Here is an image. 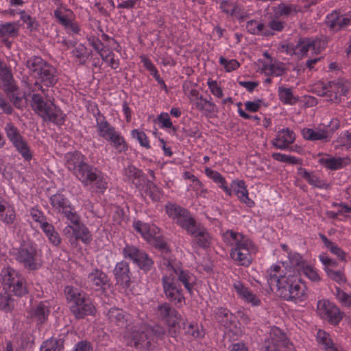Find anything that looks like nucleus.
<instances>
[{
    "mask_svg": "<svg viewBox=\"0 0 351 351\" xmlns=\"http://www.w3.org/2000/svg\"><path fill=\"white\" fill-rule=\"evenodd\" d=\"M64 159L66 168L84 186L94 185L102 192L107 189L108 183L102 173L88 164L86 157L80 152H69L65 154Z\"/></svg>",
    "mask_w": 351,
    "mask_h": 351,
    "instance_id": "obj_1",
    "label": "nucleus"
},
{
    "mask_svg": "<svg viewBox=\"0 0 351 351\" xmlns=\"http://www.w3.org/2000/svg\"><path fill=\"white\" fill-rule=\"evenodd\" d=\"M16 296H22L27 293L25 279L14 269L8 268L3 271V289L0 293V309L5 313L11 312L14 307Z\"/></svg>",
    "mask_w": 351,
    "mask_h": 351,
    "instance_id": "obj_2",
    "label": "nucleus"
},
{
    "mask_svg": "<svg viewBox=\"0 0 351 351\" xmlns=\"http://www.w3.org/2000/svg\"><path fill=\"white\" fill-rule=\"evenodd\" d=\"M225 239L230 245V256L240 265L247 267L252 261V254L256 252L254 244L243 234L228 230L225 234Z\"/></svg>",
    "mask_w": 351,
    "mask_h": 351,
    "instance_id": "obj_3",
    "label": "nucleus"
},
{
    "mask_svg": "<svg viewBox=\"0 0 351 351\" xmlns=\"http://www.w3.org/2000/svg\"><path fill=\"white\" fill-rule=\"evenodd\" d=\"M225 239L230 245V256L240 265L247 267L252 261V254L256 252L254 244L243 234L228 230L225 234Z\"/></svg>",
    "mask_w": 351,
    "mask_h": 351,
    "instance_id": "obj_4",
    "label": "nucleus"
},
{
    "mask_svg": "<svg viewBox=\"0 0 351 351\" xmlns=\"http://www.w3.org/2000/svg\"><path fill=\"white\" fill-rule=\"evenodd\" d=\"M64 293L69 309L76 319H80L86 316L95 315L96 308L90 298L83 291L72 286H66Z\"/></svg>",
    "mask_w": 351,
    "mask_h": 351,
    "instance_id": "obj_5",
    "label": "nucleus"
},
{
    "mask_svg": "<svg viewBox=\"0 0 351 351\" xmlns=\"http://www.w3.org/2000/svg\"><path fill=\"white\" fill-rule=\"evenodd\" d=\"M277 291L281 298L295 303L303 302L308 298L306 285L298 276L290 273L282 278Z\"/></svg>",
    "mask_w": 351,
    "mask_h": 351,
    "instance_id": "obj_6",
    "label": "nucleus"
},
{
    "mask_svg": "<svg viewBox=\"0 0 351 351\" xmlns=\"http://www.w3.org/2000/svg\"><path fill=\"white\" fill-rule=\"evenodd\" d=\"M168 302H158L154 308L156 317L163 322L168 328V334L176 337L180 332L181 324L184 328L185 322L181 314Z\"/></svg>",
    "mask_w": 351,
    "mask_h": 351,
    "instance_id": "obj_7",
    "label": "nucleus"
},
{
    "mask_svg": "<svg viewBox=\"0 0 351 351\" xmlns=\"http://www.w3.org/2000/svg\"><path fill=\"white\" fill-rule=\"evenodd\" d=\"M12 254L17 262L29 270H36L41 266L42 251L33 241H23L19 247L13 248Z\"/></svg>",
    "mask_w": 351,
    "mask_h": 351,
    "instance_id": "obj_8",
    "label": "nucleus"
},
{
    "mask_svg": "<svg viewBox=\"0 0 351 351\" xmlns=\"http://www.w3.org/2000/svg\"><path fill=\"white\" fill-rule=\"evenodd\" d=\"M32 100L33 110L44 121L53 122L59 125L64 124L65 115L53 101H45L39 94H33Z\"/></svg>",
    "mask_w": 351,
    "mask_h": 351,
    "instance_id": "obj_9",
    "label": "nucleus"
},
{
    "mask_svg": "<svg viewBox=\"0 0 351 351\" xmlns=\"http://www.w3.org/2000/svg\"><path fill=\"white\" fill-rule=\"evenodd\" d=\"M165 211L167 215L189 234H193L202 225L196 221L188 210L176 204L167 203L165 205Z\"/></svg>",
    "mask_w": 351,
    "mask_h": 351,
    "instance_id": "obj_10",
    "label": "nucleus"
},
{
    "mask_svg": "<svg viewBox=\"0 0 351 351\" xmlns=\"http://www.w3.org/2000/svg\"><path fill=\"white\" fill-rule=\"evenodd\" d=\"M161 282L166 299L176 307H182L185 304V298L180 285L171 271L162 276Z\"/></svg>",
    "mask_w": 351,
    "mask_h": 351,
    "instance_id": "obj_11",
    "label": "nucleus"
},
{
    "mask_svg": "<svg viewBox=\"0 0 351 351\" xmlns=\"http://www.w3.org/2000/svg\"><path fill=\"white\" fill-rule=\"evenodd\" d=\"M317 313L318 315L332 325H337L343 319V313L333 302L323 299L317 302Z\"/></svg>",
    "mask_w": 351,
    "mask_h": 351,
    "instance_id": "obj_12",
    "label": "nucleus"
},
{
    "mask_svg": "<svg viewBox=\"0 0 351 351\" xmlns=\"http://www.w3.org/2000/svg\"><path fill=\"white\" fill-rule=\"evenodd\" d=\"M123 255L136 263L145 273L151 271L154 267V261L145 252L138 250L134 245H127L123 250Z\"/></svg>",
    "mask_w": 351,
    "mask_h": 351,
    "instance_id": "obj_13",
    "label": "nucleus"
},
{
    "mask_svg": "<svg viewBox=\"0 0 351 351\" xmlns=\"http://www.w3.org/2000/svg\"><path fill=\"white\" fill-rule=\"evenodd\" d=\"M339 127V123L336 121L331 128L313 130L304 128L302 130V134L308 141H322L328 142L330 141L333 132Z\"/></svg>",
    "mask_w": 351,
    "mask_h": 351,
    "instance_id": "obj_14",
    "label": "nucleus"
},
{
    "mask_svg": "<svg viewBox=\"0 0 351 351\" xmlns=\"http://www.w3.org/2000/svg\"><path fill=\"white\" fill-rule=\"evenodd\" d=\"M223 191L229 196L234 193L241 202L245 203L249 207H252L254 205V202L248 197V191L243 180H233L230 186L226 184L223 187Z\"/></svg>",
    "mask_w": 351,
    "mask_h": 351,
    "instance_id": "obj_15",
    "label": "nucleus"
},
{
    "mask_svg": "<svg viewBox=\"0 0 351 351\" xmlns=\"http://www.w3.org/2000/svg\"><path fill=\"white\" fill-rule=\"evenodd\" d=\"M350 83L344 79H338L328 83V101L338 103L341 95H346L349 91Z\"/></svg>",
    "mask_w": 351,
    "mask_h": 351,
    "instance_id": "obj_16",
    "label": "nucleus"
},
{
    "mask_svg": "<svg viewBox=\"0 0 351 351\" xmlns=\"http://www.w3.org/2000/svg\"><path fill=\"white\" fill-rule=\"evenodd\" d=\"M113 274L117 284L124 288H128L131 285V272L129 263L125 261L117 263L113 269Z\"/></svg>",
    "mask_w": 351,
    "mask_h": 351,
    "instance_id": "obj_17",
    "label": "nucleus"
},
{
    "mask_svg": "<svg viewBox=\"0 0 351 351\" xmlns=\"http://www.w3.org/2000/svg\"><path fill=\"white\" fill-rule=\"evenodd\" d=\"M163 265L167 266L169 272L171 271L172 274L176 276V278H178L184 285L186 290L191 292L195 282V277L191 272L180 268H174L169 260H164Z\"/></svg>",
    "mask_w": 351,
    "mask_h": 351,
    "instance_id": "obj_18",
    "label": "nucleus"
},
{
    "mask_svg": "<svg viewBox=\"0 0 351 351\" xmlns=\"http://www.w3.org/2000/svg\"><path fill=\"white\" fill-rule=\"evenodd\" d=\"M269 343L265 342V351H267V348H274V351H279L278 348L280 347L288 348L289 340L285 332L278 327H272L269 332Z\"/></svg>",
    "mask_w": 351,
    "mask_h": 351,
    "instance_id": "obj_19",
    "label": "nucleus"
},
{
    "mask_svg": "<svg viewBox=\"0 0 351 351\" xmlns=\"http://www.w3.org/2000/svg\"><path fill=\"white\" fill-rule=\"evenodd\" d=\"M295 140V134L293 130L289 128H284L277 132L271 143L279 149H286L289 146L293 143Z\"/></svg>",
    "mask_w": 351,
    "mask_h": 351,
    "instance_id": "obj_20",
    "label": "nucleus"
},
{
    "mask_svg": "<svg viewBox=\"0 0 351 351\" xmlns=\"http://www.w3.org/2000/svg\"><path fill=\"white\" fill-rule=\"evenodd\" d=\"M46 87L53 86L58 82L57 71L47 62L35 77Z\"/></svg>",
    "mask_w": 351,
    "mask_h": 351,
    "instance_id": "obj_21",
    "label": "nucleus"
},
{
    "mask_svg": "<svg viewBox=\"0 0 351 351\" xmlns=\"http://www.w3.org/2000/svg\"><path fill=\"white\" fill-rule=\"evenodd\" d=\"M318 162L327 169L332 171L341 169L348 165L350 160L348 157H333L330 155H321Z\"/></svg>",
    "mask_w": 351,
    "mask_h": 351,
    "instance_id": "obj_22",
    "label": "nucleus"
},
{
    "mask_svg": "<svg viewBox=\"0 0 351 351\" xmlns=\"http://www.w3.org/2000/svg\"><path fill=\"white\" fill-rule=\"evenodd\" d=\"M88 282L96 291H104V287L108 283L109 279L106 273L98 268H95L88 274Z\"/></svg>",
    "mask_w": 351,
    "mask_h": 351,
    "instance_id": "obj_23",
    "label": "nucleus"
},
{
    "mask_svg": "<svg viewBox=\"0 0 351 351\" xmlns=\"http://www.w3.org/2000/svg\"><path fill=\"white\" fill-rule=\"evenodd\" d=\"M108 320L112 324L120 328H123L128 325L130 315L121 308H111L106 314Z\"/></svg>",
    "mask_w": 351,
    "mask_h": 351,
    "instance_id": "obj_24",
    "label": "nucleus"
},
{
    "mask_svg": "<svg viewBox=\"0 0 351 351\" xmlns=\"http://www.w3.org/2000/svg\"><path fill=\"white\" fill-rule=\"evenodd\" d=\"M288 274H284L282 267L279 265L271 266L267 271V281L269 288L273 290L274 287L280 286V282L283 277L287 276Z\"/></svg>",
    "mask_w": 351,
    "mask_h": 351,
    "instance_id": "obj_25",
    "label": "nucleus"
},
{
    "mask_svg": "<svg viewBox=\"0 0 351 351\" xmlns=\"http://www.w3.org/2000/svg\"><path fill=\"white\" fill-rule=\"evenodd\" d=\"M132 341L134 346L137 348H148L150 347L152 341H154V338L151 337L150 334L148 333L147 327H145L134 333Z\"/></svg>",
    "mask_w": 351,
    "mask_h": 351,
    "instance_id": "obj_26",
    "label": "nucleus"
},
{
    "mask_svg": "<svg viewBox=\"0 0 351 351\" xmlns=\"http://www.w3.org/2000/svg\"><path fill=\"white\" fill-rule=\"evenodd\" d=\"M214 316L215 320L226 328H230L234 323V315L226 308H217Z\"/></svg>",
    "mask_w": 351,
    "mask_h": 351,
    "instance_id": "obj_27",
    "label": "nucleus"
},
{
    "mask_svg": "<svg viewBox=\"0 0 351 351\" xmlns=\"http://www.w3.org/2000/svg\"><path fill=\"white\" fill-rule=\"evenodd\" d=\"M16 220V213L13 206L0 197V221L5 225H11Z\"/></svg>",
    "mask_w": 351,
    "mask_h": 351,
    "instance_id": "obj_28",
    "label": "nucleus"
},
{
    "mask_svg": "<svg viewBox=\"0 0 351 351\" xmlns=\"http://www.w3.org/2000/svg\"><path fill=\"white\" fill-rule=\"evenodd\" d=\"M291 263L298 266L299 269H300L303 274L308 278L311 280L317 282L320 280L317 272L314 269L313 267L303 262L302 257L300 255H295L294 258H293L291 260Z\"/></svg>",
    "mask_w": 351,
    "mask_h": 351,
    "instance_id": "obj_29",
    "label": "nucleus"
},
{
    "mask_svg": "<svg viewBox=\"0 0 351 351\" xmlns=\"http://www.w3.org/2000/svg\"><path fill=\"white\" fill-rule=\"evenodd\" d=\"M234 287L237 294L245 302L250 303L252 306H259L261 304L260 299L248 288L244 287L242 283H235Z\"/></svg>",
    "mask_w": 351,
    "mask_h": 351,
    "instance_id": "obj_30",
    "label": "nucleus"
},
{
    "mask_svg": "<svg viewBox=\"0 0 351 351\" xmlns=\"http://www.w3.org/2000/svg\"><path fill=\"white\" fill-rule=\"evenodd\" d=\"M234 287L237 294L245 302L250 303L252 306H259L261 304L260 299L248 288L244 287L242 283H235Z\"/></svg>",
    "mask_w": 351,
    "mask_h": 351,
    "instance_id": "obj_31",
    "label": "nucleus"
},
{
    "mask_svg": "<svg viewBox=\"0 0 351 351\" xmlns=\"http://www.w3.org/2000/svg\"><path fill=\"white\" fill-rule=\"evenodd\" d=\"M124 175L136 188L139 189L145 182L146 179L143 176L141 170L134 165H128L125 168Z\"/></svg>",
    "mask_w": 351,
    "mask_h": 351,
    "instance_id": "obj_32",
    "label": "nucleus"
},
{
    "mask_svg": "<svg viewBox=\"0 0 351 351\" xmlns=\"http://www.w3.org/2000/svg\"><path fill=\"white\" fill-rule=\"evenodd\" d=\"M0 78L3 82V88L7 90H18V87L14 83V80L9 69L5 64L3 60L0 59Z\"/></svg>",
    "mask_w": 351,
    "mask_h": 351,
    "instance_id": "obj_33",
    "label": "nucleus"
},
{
    "mask_svg": "<svg viewBox=\"0 0 351 351\" xmlns=\"http://www.w3.org/2000/svg\"><path fill=\"white\" fill-rule=\"evenodd\" d=\"M96 122L98 134L105 140L116 130L114 127L110 125L104 116L101 114L99 111L97 113Z\"/></svg>",
    "mask_w": 351,
    "mask_h": 351,
    "instance_id": "obj_34",
    "label": "nucleus"
},
{
    "mask_svg": "<svg viewBox=\"0 0 351 351\" xmlns=\"http://www.w3.org/2000/svg\"><path fill=\"white\" fill-rule=\"evenodd\" d=\"M190 235L193 237V242L198 246L202 248H206L209 246L211 237L207 229L204 226L201 225Z\"/></svg>",
    "mask_w": 351,
    "mask_h": 351,
    "instance_id": "obj_35",
    "label": "nucleus"
},
{
    "mask_svg": "<svg viewBox=\"0 0 351 351\" xmlns=\"http://www.w3.org/2000/svg\"><path fill=\"white\" fill-rule=\"evenodd\" d=\"M299 171L302 177L306 180L309 184L313 186L314 187L325 189L330 188L329 184L322 180L319 177L315 176L314 173L308 172L302 168H300Z\"/></svg>",
    "mask_w": 351,
    "mask_h": 351,
    "instance_id": "obj_36",
    "label": "nucleus"
},
{
    "mask_svg": "<svg viewBox=\"0 0 351 351\" xmlns=\"http://www.w3.org/2000/svg\"><path fill=\"white\" fill-rule=\"evenodd\" d=\"M50 204L53 210L58 214L71 205L69 199L61 193H56L51 195Z\"/></svg>",
    "mask_w": 351,
    "mask_h": 351,
    "instance_id": "obj_37",
    "label": "nucleus"
},
{
    "mask_svg": "<svg viewBox=\"0 0 351 351\" xmlns=\"http://www.w3.org/2000/svg\"><path fill=\"white\" fill-rule=\"evenodd\" d=\"M246 29L251 34L270 36L271 33L267 30L264 23L256 20H251L247 22Z\"/></svg>",
    "mask_w": 351,
    "mask_h": 351,
    "instance_id": "obj_38",
    "label": "nucleus"
},
{
    "mask_svg": "<svg viewBox=\"0 0 351 351\" xmlns=\"http://www.w3.org/2000/svg\"><path fill=\"white\" fill-rule=\"evenodd\" d=\"M106 140L119 152H125L128 149V145L124 138L117 130L108 136Z\"/></svg>",
    "mask_w": 351,
    "mask_h": 351,
    "instance_id": "obj_39",
    "label": "nucleus"
},
{
    "mask_svg": "<svg viewBox=\"0 0 351 351\" xmlns=\"http://www.w3.org/2000/svg\"><path fill=\"white\" fill-rule=\"evenodd\" d=\"M144 193L153 202H159L163 196L162 191L153 182L145 180Z\"/></svg>",
    "mask_w": 351,
    "mask_h": 351,
    "instance_id": "obj_40",
    "label": "nucleus"
},
{
    "mask_svg": "<svg viewBox=\"0 0 351 351\" xmlns=\"http://www.w3.org/2000/svg\"><path fill=\"white\" fill-rule=\"evenodd\" d=\"M298 6L293 4L280 3L274 8L275 15L277 16L289 17L298 12Z\"/></svg>",
    "mask_w": 351,
    "mask_h": 351,
    "instance_id": "obj_41",
    "label": "nucleus"
},
{
    "mask_svg": "<svg viewBox=\"0 0 351 351\" xmlns=\"http://www.w3.org/2000/svg\"><path fill=\"white\" fill-rule=\"evenodd\" d=\"M49 312V307L44 303L40 302L33 309L32 317L38 323L43 324L48 319Z\"/></svg>",
    "mask_w": 351,
    "mask_h": 351,
    "instance_id": "obj_42",
    "label": "nucleus"
},
{
    "mask_svg": "<svg viewBox=\"0 0 351 351\" xmlns=\"http://www.w3.org/2000/svg\"><path fill=\"white\" fill-rule=\"evenodd\" d=\"M73 225L75 226L73 240H81L85 243H89L91 240L90 232L88 228L81 223V220L78 222V224Z\"/></svg>",
    "mask_w": 351,
    "mask_h": 351,
    "instance_id": "obj_43",
    "label": "nucleus"
},
{
    "mask_svg": "<svg viewBox=\"0 0 351 351\" xmlns=\"http://www.w3.org/2000/svg\"><path fill=\"white\" fill-rule=\"evenodd\" d=\"M313 39L308 38H300L293 49V52L298 56H306L310 49H312Z\"/></svg>",
    "mask_w": 351,
    "mask_h": 351,
    "instance_id": "obj_44",
    "label": "nucleus"
},
{
    "mask_svg": "<svg viewBox=\"0 0 351 351\" xmlns=\"http://www.w3.org/2000/svg\"><path fill=\"white\" fill-rule=\"evenodd\" d=\"M46 63L47 62L40 57L34 56L26 61L25 65L34 76L36 77Z\"/></svg>",
    "mask_w": 351,
    "mask_h": 351,
    "instance_id": "obj_45",
    "label": "nucleus"
},
{
    "mask_svg": "<svg viewBox=\"0 0 351 351\" xmlns=\"http://www.w3.org/2000/svg\"><path fill=\"white\" fill-rule=\"evenodd\" d=\"M64 348L63 340L51 337L45 341L41 347V351H61Z\"/></svg>",
    "mask_w": 351,
    "mask_h": 351,
    "instance_id": "obj_46",
    "label": "nucleus"
},
{
    "mask_svg": "<svg viewBox=\"0 0 351 351\" xmlns=\"http://www.w3.org/2000/svg\"><path fill=\"white\" fill-rule=\"evenodd\" d=\"M317 340L324 346L326 351H339L337 348L334 346L329 335L325 331L321 330H318Z\"/></svg>",
    "mask_w": 351,
    "mask_h": 351,
    "instance_id": "obj_47",
    "label": "nucleus"
},
{
    "mask_svg": "<svg viewBox=\"0 0 351 351\" xmlns=\"http://www.w3.org/2000/svg\"><path fill=\"white\" fill-rule=\"evenodd\" d=\"M341 19L342 14L335 10L327 16L326 23L330 29L338 32L341 29L340 22Z\"/></svg>",
    "mask_w": 351,
    "mask_h": 351,
    "instance_id": "obj_48",
    "label": "nucleus"
},
{
    "mask_svg": "<svg viewBox=\"0 0 351 351\" xmlns=\"http://www.w3.org/2000/svg\"><path fill=\"white\" fill-rule=\"evenodd\" d=\"M278 92L280 101L286 104L293 105L298 100L293 95L292 90L290 88L280 86Z\"/></svg>",
    "mask_w": 351,
    "mask_h": 351,
    "instance_id": "obj_49",
    "label": "nucleus"
},
{
    "mask_svg": "<svg viewBox=\"0 0 351 351\" xmlns=\"http://www.w3.org/2000/svg\"><path fill=\"white\" fill-rule=\"evenodd\" d=\"M18 32L19 27L16 23H5L0 25V37H16Z\"/></svg>",
    "mask_w": 351,
    "mask_h": 351,
    "instance_id": "obj_50",
    "label": "nucleus"
},
{
    "mask_svg": "<svg viewBox=\"0 0 351 351\" xmlns=\"http://www.w3.org/2000/svg\"><path fill=\"white\" fill-rule=\"evenodd\" d=\"M16 150L21 154L25 160H30L32 154L27 142L22 138L13 143Z\"/></svg>",
    "mask_w": 351,
    "mask_h": 351,
    "instance_id": "obj_51",
    "label": "nucleus"
},
{
    "mask_svg": "<svg viewBox=\"0 0 351 351\" xmlns=\"http://www.w3.org/2000/svg\"><path fill=\"white\" fill-rule=\"evenodd\" d=\"M62 218L66 219L69 223L78 224L80 221V217L75 210V208L71 205L67 208L64 209L60 213Z\"/></svg>",
    "mask_w": 351,
    "mask_h": 351,
    "instance_id": "obj_52",
    "label": "nucleus"
},
{
    "mask_svg": "<svg viewBox=\"0 0 351 351\" xmlns=\"http://www.w3.org/2000/svg\"><path fill=\"white\" fill-rule=\"evenodd\" d=\"M4 130L7 137L12 143H14V142H16L23 138L20 134L18 128L12 123H7L5 125Z\"/></svg>",
    "mask_w": 351,
    "mask_h": 351,
    "instance_id": "obj_53",
    "label": "nucleus"
},
{
    "mask_svg": "<svg viewBox=\"0 0 351 351\" xmlns=\"http://www.w3.org/2000/svg\"><path fill=\"white\" fill-rule=\"evenodd\" d=\"M285 22L280 21L278 17H274L269 21L266 27L267 30L271 33L270 36H274L276 32H282L285 29Z\"/></svg>",
    "mask_w": 351,
    "mask_h": 351,
    "instance_id": "obj_54",
    "label": "nucleus"
},
{
    "mask_svg": "<svg viewBox=\"0 0 351 351\" xmlns=\"http://www.w3.org/2000/svg\"><path fill=\"white\" fill-rule=\"evenodd\" d=\"M134 227L137 232L141 234L145 240H147L152 233H154V228H151L149 224L142 223L140 221L135 222Z\"/></svg>",
    "mask_w": 351,
    "mask_h": 351,
    "instance_id": "obj_55",
    "label": "nucleus"
},
{
    "mask_svg": "<svg viewBox=\"0 0 351 351\" xmlns=\"http://www.w3.org/2000/svg\"><path fill=\"white\" fill-rule=\"evenodd\" d=\"M148 333L150 334L151 337L154 338V341L158 339H162L167 335L166 328L161 325H155L152 327L147 326Z\"/></svg>",
    "mask_w": 351,
    "mask_h": 351,
    "instance_id": "obj_56",
    "label": "nucleus"
},
{
    "mask_svg": "<svg viewBox=\"0 0 351 351\" xmlns=\"http://www.w3.org/2000/svg\"><path fill=\"white\" fill-rule=\"evenodd\" d=\"M131 135L132 138L136 139L140 145L146 149L150 148L149 141L143 131L135 129L132 130Z\"/></svg>",
    "mask_w": 351,
    "mask_h": 351,
    "instance_id": "obj_57",
    "label": "nucleus"
},
{
    "mask_svg": "<svg viewBox=\"0 0 351 351\" xmlns=\"http://www.w3.org/2000/svg\"><path fill=\"white\" fill-rule=\"evenodd\" d=\"M205 173L208 178L212 179L215 183L218 184L219 187L223 190V187L226 186L227 184L225 178L218 171L212 170L210 168H206L205 169Z\"/></svg>",
    "mask_w": 351,
    "mask_h": 351,
    "instance_id": "obj_58",
    "label": "nucleus"
},
{
    "mask_svg": "<svg viewBox=\"0 0 351 351\" xmlns=\"http://www.w3.org/2000/svg\"><path fill=\"white\" fill-rule=\"evenodd\" d=\"M147 241L150 245L157 249L167 250V243L161 236H156L152 233Z\"/></svg>",
    "mask_w": 351,
    "mask_h": 351,
    "instance_id": "obj_59",
    "label": "nucleus"
},
{
    "mask_svg": "<svg viewBox=\"0 0 351 351\" xmlns=\"http://www.w3.org/2000/svg\"><path fill=\"white\" fill-rule=\"evenodd\" d=\"M272 158L278 161L283 162L289 164L297 165L300 164V160L289 155H286L281 153H274Z\"/></svg>",
    "mask_w": 351,
    "mask_h": 351,
    "instance_id": "obj_60",
    "label": "nucleus"
},
{
    "mask_svg": "<svg viewBox=\"0 0 351 351\" xmlns=\"http://www.w3.org/2000/svg\"><path fill=\"white\" fill-rule=\"evenodd\" d=\"M335 296L339 302L344 306H351V295L346 293L339 287H336Z\"/></svg>",
    "mask_w": 351,
    "mask_h": 351,
    "instance_id": "obj_61",
    "label": "nucleus"
},
{
    "mask_svg": "<svg viewBox=\"0 0 351 351\" xmlns=\"http://www.w3.org/2000/svg\"><path fill=\"white\" fill-rule=\"evenodd\" d=\"M21 19L27 24V28L31 32L37 29L38 24L36 23V19L32 18L30 15L27 14L25 10L20 12Z\"/></svg>",
    "mask_w": 351,
    "mask_h": 351,
    "instance_id": "obj_62",
    "label": "nucleus"
},
{
    "mask_svg": "<svg viewBox=\"0 0 351 351\" xmlns=\"http://www.w3.org/2000/svg\"><path fill=\"white\" fill-rule=\"evenodd\" d=\"M219 62L224 66L226 71L228 72L234 71L239 66V63L236 60L232 59L228 60L222 56L219 58Z\"/></svg>",
    "mask_w": 351,
    "mask_h": 351,
    "instance_id": "obj_63",
    "label": "nucleus"
},
{
    "mask_svg": "<svg viewBox=\"0 0 351 351\" xmlns=\"http://www.w3.org/2000/svg\"><path fill=\"white\" fill-rule=\"evenodd\" d=\"M326 271L328 276L337 282L341 283L346 281L343 274L340 271H334L327 267Z\"/></svg>",
    "mask_w": 351,
    "mask_h": 351,
    "instance_id": "obj_64",
    "label": "nucleus"
}]
</instances>
